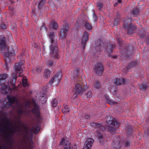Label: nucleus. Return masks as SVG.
Instances as JSON below:
<instances>
[{"instance_id": "obj_1", "label": "nucleus", "mask_w": 149, "mask_h": 149, "mask_svg": "<svg viewBox=\"0 0 149 149\" xmlns=\"http://www.w3.org/2000/svg\"><path fill=\"white\" fill-rule=\"evenodd\" d=\"M7 77V75L6 73L0 74V86L3 84L1 88V93L4 94L10 93L15 95L18 90V88L15 85L17 76L14 74H13L12 79L10 81V83L12 85V88L10 87L8 82H7L6 84H5L6 79Z\"/></svg>"}, {"instance_id": "obj_2", "label": "nucleus", "mask_w": 149, "mask_h": 149, "mask_svg": "<svg viewBox=\"0 0 149 149\" xmlns=\"http://www.w3.org/2000/svg\"><path fill=\"white\" fill-rule=\"evenodd\" d=\"M54 33L53 32H50L48 36L50 42L49 45V50L50 55L55 59H58L59 58L58 50L57 46L56 40L54 39Z\"/></svg>"}, {"instance_id": "obj_3", "label": "nucleus", "mask_w": 149, "mask_h": 149, "mask_svg": "<svg viewBox=\"0 0 149 149\" xmlns=\"http://www.w3.org/2000/svg\"><path fill=\"white\" fill-rule=\"evenodd\" d=\"M134 51V47L130 45L119 48V52L124 57H129L133 54Z\"/></svg>"}, {"instance_id": "obj_4", "label": "nucleus", "mask_w": 149, "mask_h": 149, "mask_svg": "<svg viewBox=\"0 0 149 149\" xmlns=\"http://www.w3.org/2000/svg\"><path fill=\"white\" fill-rule=\"evenodd\" d=\"M123 26L126 29L127 33L129 34L133 33L136 28V26L132 24L131 22L129 19L126 20L124 22Z\"/></svg>"}, {"instance_id": "obj_5", "label": "nucleus", "mask_w": 149, "mask_h": 149, "mask_svg": "<svg viewBox=\"0 0 149 149\" xmlns=\"http://www.w3.org/2000/svg\"><path fill=\"white\" fill-rule=\"evenodd\" d=\"M75 90L77 93L80 94L84 92L87 89V87L81 84L80 80H79L78 78H76L75 81Z\"/></svg>"}, {"instance_id": "obj_6", "label": "nucleus", "mask_w": 149, "mask_h": 149, "mask_svg": "<svg viewBox=\"0 0 149 149\" xmlns=\"http://www.w3.org/2000/svg\"><path fill=\"white\" fill-rule=\"evenodd\" d=\"M94 68L96 75L99 76L102 75L103 71V68L101 63L98 62L96 63L94 65Z\"/></svg>"}, {"instance_id": "obj_7", "label": "nucleus", "mask_w": 149, "mask_h": 149, "mask_svg": "<svg viewBox=\"0 0 149 149\" xmlns=\"http://www.w3.org/2000/svg\"><path fill=\"white\" fill-rule=\"evenodd\" d=\"M69 29V25L65 24L63 25L61 28L60 33L59 34L60 38H65Z\"/></svg>"}, {"instance_id": "obj_8", "label": "nucleus", "mask_w": 149, "mask_h": 149, "mask_svg": "<svg viewBox=\"0 0 149 149\" xmlns=\"http://www.w3.org/2000/svg\"><path fill=\"white\" fill-rule=\"evenodd\" d=\"M5 54L6 56L4 60L5 62V66L7 67L8 63L10 61V57L14 56L15 55V51L14 49H13L11 51L9 50L8 52L5 53Z\"/></svg>"}, {"instance_id": "obj_9", "label": "nucleus", "mask_w": 149, "mask_h": 149, "mask_svg": "<svg viewBox=\"0 0 149 149\" xmlns=\"http://www.w3.org/2000/svg\"><path fill=\"white\" fill-rule=\"evenodd\" d=\"M106 122L107 123L113 125L117 128L119 127V123L111 116H108L106 117Z\"/></svg>"}, {"instance_id": "obj_10", "label": "nucleus", "mask_w": 149, "mask_h": 149, "mask_svg": "<svg viewBox=\"0 0 149 149\" xmlns=\"http://www.w3.org/2000/svg\"><path fill=\"white\" fill-rule=\"evenodd\" d=\"M22 63H16L15 65V70L17 74H19V77H22V73L23 72V69L22 68Z\"/></svg>"}, {"instance_id": "obj_11", "label": "nucleus", "mask_w": 149, "mask_h": 149, "mask_svg": "<svg viewBox=\"0 0 149 149\" xmlns=\"http://www.w3.org/2000/svg\"><path fill=\"white\" fill-rule=\"evenodd\" d=\"M60 144L62 146L63 149H72L70 146V143L69 141L62 138Z\"/></svg>"}, {"instance_id": "obj_12", "label": "nucleus", "mask_w": 149, "mask_h": 149, "mask_svg": "<svg viewBox=\"0 0 149 149\" xmlns=\"http://www.w3.org/2000/svg\"><path fill=\"white\" fill-rule=\"evenodd\" d=\"M7 98L9 102V105L11 106L14 104H17L18 100L14 96L7 95Z\"/></svg>"}, {"instance_id": "obj_13", "label": "nucleus", "mask_w": 149, "mask_h": 149, "mask_svg": "<svg viewBox=\"0 0 149 149\" xmlns=\"http://www.w3.org/2000/svg\"><path fill=\"white\" fill-rule=\"evenodd\" d=\"M88 39V34L86 31H85L84 33L83 37L82 39L81 45V47H83V49H84L86 47V43Z\"/></svg>"}, {"instance_id": "obj_14", "label": "nucleus", "mask_w": 149, "mask_h": 149, "mask_svg": "<svg viewBox=\"0 0 149 149\" xmlns=\"http://www.w3.org/2000/svg\"><path fill=\"white\" fill-rule=\"evenodd\" d=\"M61 73L60 72H58L55 74L54 77H52V79L50 80L49 82L51 84V85L53 84V83L55 82L56 81L59 83L60 81V78L59 77L60 76L61 77Z\"/></svg>"}, {"instance_id": "obj_15", "label": "nucleus", "mask_w": 149, "mask_h": 149, "mask_svg": "<svg viewBox=\"0 0 149 149\" xmlns=\"http://www.w3.org/2000/svg\"><path fill=\"white\" fill-rule=\"evenodd\" d=\"M94 142V140L91 138L87 139L84 144V147L83 149H91Z\"/></svg>"}, {"instance_id": "obj_16", "label": "nucleus", "mask_w": 149, "mask_h": 149, "mask_svg": "<svg viewBox=\"0 0 149 149\" xmlns=\"http://www.w3.org/2000/svg\"><path fill=\"white\" fill-rule=\"evenodd\" d=\"M6 39L4 36H0V50H4L6 47Z\"/></svg>"}, {"instance_id": "obj_17", "label": "nucleus", "mask_w": 149, "mask_h": 149, "mask_svg": "<svg viewBox=\"0 0 149 149\" xmlns=\"http://www.w3.org/2000/svg\"><path fill=\"white\" fill-rule=\"evenodd\" d=\"M31 112L35 114L36 118H38L40 116V110L37 104H35L34 105L33 108L31 110Z\"/></svg>"}, {"instance_id": "obj_18", "label": "nucleus", "mask_w": 149, "mask_h": 149, "mask_svg": "<svg viewBox=\"0 0 149 149\" xmlns=\"http://www.w3.org/2000/svg\"><path fill=\"white\" fill-rule=\"evenodd\" d=\"M11 129L13 130L12 132H10L5 135L6 137L7 140L10 143H11L12 141V139L11 138L12 136V134H15V131H19V129L18 127H17V129H16L13 128H12Z\"/></svg>"}, {"instance_id": "obj_19", "label": "nucleus", "mask_w": 149, "mask_h": 149, "mask_svg": "<svg viewBox=\"0 0 149 149\" xmlns=\"http://www.w3.org/2000/svg\"><path fill=\"white\" fill-rule=\"evenodd\" d=\"M102 40L98 39L96 43V47L95 49L97 51H101L103 48L102 46Z\"/></svg>"}, {"instance_id": "obj_20", "label": "nucleus", "mask_w": 149, "mask_h": 149, "mask_svg": "<svg viewBox=\"0 0 149 149\" xmlns=\"http://www.w3.org/2000/svg\"><path fill=\"white\" fill-rule=\"evenodd\" d=\"M115 45L113 44L109 43L107 44L106 48V52L108 54L111 53L113 48L115 47Z\"/></svg>"}, {"instance_id": "obj_21", "label": "nucleus", "mask_w": 149, "mask_h": 149, "mask_svg": "<svg viewBox=\"0 0 149 149\" xmlns=\"http://www.w3.org/2000/svg\"><path fill=\"white\" fill-rule=\"evenodd\" d=\"M125 80L123 78L116 79L115 81L114 84L116 85H119L122 84H125Z\"/></svg>"}, {"instance_id": "obj_22", "label": "nucleus", "mask_w": 149, "mask_h": 149, "mask_svg": "<svg viewBox=\"0 0 149 149\" xmlns=\"http://www.w3.org/2000/svg\"><path fill=\"white\" fill-rule=\"evenodd\" d=\"M125 130L128 136H129L132 135L133 130L130 125H127L125 129Z\"/></svg>"}, {"instance_id": "obj_23", "label": "nucleus", "mask_w": 149, "mask_h": 149, "mask_svg": "<svg viewBox=\"0 0 149 149\" xmlns=\"http://www.w3.org/2000/svg\"><path fill=\"white\" fill-rule=\"evenodd\" d=\"M93 126H95L99 128L101 131H104L106 129V127L101 123H93L92 125Z\"/></svg>"}, {"instance_id": "obj_24", "label": "nucleus", "mask_w": 149, "mask_h": 149, "mask_svg": "<svg viewBox=\"0 0 149 149\" xmlns=\"http://www.w3.org/2000/svg\"><path fill=\"white\" fill-rule=\"evenodd\" d=\"M24 138L29 140V145L31 146L33 144V142L32 140L33 136L32 135L30 137L28 134L27 133H26L24 135Z\"/></svg>"}, {"instance_id": "obj_25", "label": "nucleus", "mask_w": 149, "mask_h": 149, "mask_svg": "<svg viewBox=\"0 0 149 149\" xmlns=\"http://www.w3.org/2000/svg\"><path fill=\"white\" fill-rule=\"evenodd\" d=\"M106 128L108 130L110 133L112 134H113L115 132L116 129V127L109 125L106 126Z\"/></svg>"}, {"instance_id": "obj_26", "label": "nucleus", "mask_w": 149, "mask_h": 149, "mask_svg": "<svg viewBox=\"0 0 149 149\" xmlns=\"http://www.w3.org/2000/svg\"><path fill=\"white\" fill-rule=\"evenodd\" d=\"M56 62L52 58L50 59L47 62V64L48 66L50 67L54 66L55 65Z\"/></svg>"}, {"instance_id": "obj_27", "label": "nucleus", "mask_w": 149, "mask_h": 149, "mask_svg": "<svg viewBox=\"0 0 149 149\" xmlns=\"http://www.w3.org/2000/svg\"><path fill=\"white\" fill-rule=\"evenodd\" d=\"M6 126H5L4 123H2L1 125V126H3L4 127L2 128V129L5 130L6 129H7L8 127H9L11 125V123L8 120V122L6 123Z\"/></svg>"}, {"instance_id": "obj_28", "label": "nucleus", "mask_w": 149, "mask_h": 149, "mask_svg": "<svg viewBox=\"0 0 149 149\" xmlns=\"http://www.w3.org/2000/svg\"><path fill=\"white\" fill-rule=\"evenodd\" d=\"M40 128L39 126L36 127L33 126L32 127L31 130V131L33 132L34 133H38L40 130Z\"/></svg>"}, {"instance_id": "obj_29", "label": "nucleus", "mask_w": 149, "mask_h": 149, "mask_svg": "<svg viewBox=\"0 0 149 149\" xmlns=\"http://www.w3.org/2000/svg\"><path fill=\"white\" fill-rule=\"evenodd\" d=\"M116 40L117 42V43L119 45L120 48L122 47H124V42L120 38H117Z\"/></svg>"}, {"instance_id": "obj_30", "label": "nucleus", "mask_w": 149, "mask_h": 149, "mask_svg": "<svg viewBox=\"0 0 149 149\" xmlns=\"http://www.w3.org/2000/svg\"><path fill=\"white\" fill-rule=\"evenodd\" d=\"M69 111V108L67 105L64 106L62 109V112L64 114L67 113Z\"/></svg>"}, {"instance_id": "obj_31", "label": "nucleus", "mask_w": 149, "mask_h": 149, "mask_svg": "<svg viewBox=\"0 0 149 149\" xmlns=\"http://www.w3.org/2000/svg\"><path fill=\"white\" fill-rule=\"evenodd\" d=\"M148 88V86L146 83H142L140 85V88L143 91L146 90Z\"/></svg>"}, {"instance_id": "obj_32", "label": "nucleus", "mask_w": 149, "mask_h": 149, "mask_svg": "<svg viewBox=\"0 0 149 149\" xmlns=\"http://www.w3.org/2000/svg\"><path fill=\"white\" fill-rule=\"evenodd\" d=\"M137 64L136 62L132 61L128 65L127 68L128 69L130 68H133L135 67Z\"/></svg>"}, {"instance_id": "obj_33", "label": "nucleus", "mask_w": 149, "mask_h": 149, "mask_svg": "<svg viewBox=\"0 0 149 149\" xmlns=\"http://www.w3.org/2000/svg\"><path fill=\"white\" fill-rule=\"evenodd\" d=\"M84 26L85 28L87 30H91L92 29V26L91 24L89 22H86L84 23Z\"/></svg>"}, {"instance_id": "obj_34", "label": "nucleus", "mask_w": 149, "mask_h": 149, "mask_svg": "<svg viewBox=\"0 0 149 149\" xmlns=\"http://www.w3.org/2000/svg\"><path fill=\"white\" fill-rule=\"evenodd\" d=\"M139 33L140 37L143 38L145 37L146 32L144 29H142L139 31Z\"/></svg>"}, {"instance_id": "obj_35", "label": "nucleus", "mask_w": 149, "mask_h": 149, "mask_svg": "<svg viewBox=\"0 0 149 149\" xmlns=\"http://www.w3.org/2000/svg\"><path fill=\"white\" fill-rule=\"evenodd\" d=\"M50 73L51 71L49 70L48 69H45L44 72L45 78H47L49 77Z\"/></svg>"}, {"instance_id": "obj_36", "label": "nucleus", "mask_w": 149, "mask_h": 149, "mask_svg": "<svg viewBox=\"0 0 149 149\" xmlns=\"http://www.w3.org/2000/svg\"><path fill=\"white\" fill-rule=\"evenodd\" d=\"M132 13L134 15H137L139 13V9L137 8H134L132 11Z\"/></svg>"}, {"instance_id": "obj_37", "label": "nucleus", "mask_w": 149, "mask_h": 149, "mask_svg": "<svg viewBox=\"0 0 149 149\" xmlns=\"http://www.w3.org/2000/svg\"><path fill=\"white\" fill-rule=\"evenodd\" d=\"M46 0H41L38 4V6L39 9L41 8L43 5L46 2Z\"/></svg>"}, {"instance_id": "obj_38", "label": "nucleus", "mask_w": 149, "mask_h": 149, "mask_svg": "<svg viewBox=\"0 0 149 149\" xmlns=\"http://www.w3.org/2000/svg\"><path fill=\"white\" fill-rule=\"evenodd\" d=\"M105 98L107 99V103L110 104H116L117 103L116 102H112L110 100L109 97L107 95L105 96Z\"/></svg>"}, {"instance_id": "obj_39", "label": "nucleus", "mask_w": 149, "mask_h": 149, "mask_svg": "<svg viewBox=\"0 0 149 149\" xmlns=\"http://www.w3.org/2000/svg\"><path fill=\"white\" fill-rule=\"evenodd\" d=\"M52 28L55 30H56L58 26V25L57 22L53 21L52 23Z\"/></svg>"}, {"instance_id": "obj_40", "label": "nucleus", "mask_w": 149, "mask_h": 149, "mask_svg": "<svg viewBox=\"0 0 149 149\" xmlns=\"http://www.w3.org/2000/svg\"><path fill=\"white\" fill-rule=\"evenodd\" d=\"M120 18L117 17L114 19V22L113 24L114 26H117L119 24Z\"/></svg>"}, {"instance_id": "obj_41", "label": "nucleus", "mask_w": 149, "mask_h": 149, "mask_svg": "<svg viewBox=\"0 0 149 149\" xmlns=\"http://www.w3.org/2000/svg\"><path fill=\"white\" fill-rule=\"evenodd\" d=\"M41 68L39 67L35 68L33 70V72L35 73L36 71L37 73H39L41 71Z\"/></svg>"}, {"instance_id": "obj_42", "label": "nucleus", "mask_w": 149, "mask_h": 149, "mask_svg": "<svg viewBox=\"0 0 149 149\" xmlns=\"http://www.w3.org/2000/svg\"><path fill=\"white\" fill-rule=\"evenodd\" d=\"M57 103L58 101L56 99H54L52 102V107H56L57 105Z\"/></svg>"}, {"instance_id": "obj_43", "label": "nucleus", "mask_w": 149, "mask_h": 149, "mask_svg": "<svg viewBox=\"0 0 149 149\" xmlns=\"http://www.w3.org/2000/svg\"><path fill=\"white\" fill-rule=\"evenodd\" d=\"M0 114H1V115L2 117H4V118H1V120H2L3 122H4L5 119H6V118L5 116H6V113L5 112L3 111H1L0 113Z\"/></svg>"}, {"instance_id": "obj_44", "label": "nucleus", "mask_w": 149, "mask_h": 149, "mask_svg": "<svg viewBox=\"0 0 149 149\" xmlns=\"http://www.w3.org/2000/svg\"><path fill=\"white\" fill-rule=\"evenodd\" d=\"M81 20L80 19H77V24L78 26H77V27L76 28V29L77 30H78L79 29V28L80 27V24L81 23Z\"/></svg>"}, {"instance_id": "obj_45", "label": "nucleus", "mask_w": 149, "mask_h": 149, "mask_svg": "<svg viewBox=\"0 0 149 149\" xmlns=\"http://www.w3.org/2000/svg\"><path fill=\"white\" fill-rule=\"evenodd\" d=\"M85 95L87 98H91L92 97V93L91 91H89L85 94Z\"/></svg>"}, {"instance_id": "obj_46", "label": "nucleus", "mask_w": 149, "mask_h": 149, "mask_svg": "<svg viewBox=\"0 0 149 149\" xmlns=\"http://www.w3.org/2000/svg\"><path fill=\"white\" fill-rule=\"evenodd\" d=\"M40 29L41 30H44L45 31H47V28L45 26V23H43L42 26L40 27Z\"/></svg>"}, {"instance_id": "obj_47", "label": "nucleus", "mask_w": 149, "mask_h": 149, "mask_svg": "<svg viewBox=\"0 0 149 149\" xmlns=\"http://www.w3.org/2000/svg\"><path fill=\"white\" fill-rule=\"evenodd\" d=\"M17 113L19 114L22 115L24 113V111L22 109H19L17 110Z\"/></svg>"}, {"instance_id": "obj_48", "label": "nucleus", "mask_w": 149, "mask_h": 149, "mask_svg": "<svg viewBox=\"0 0 149 149\" xmlns=\"http://www.w3.org/2000/svg\"><path fill=\"white\" fill-rule=\"evenodd\" d=\"M97 136L98 138L101 139H103V136L101 133L98 132H97Z\"/></svg>"}, {"instance_id": "obj_49", "label": "nucleus", "mask_w": 149, "mask_h": 149, "mask_svg": "<svg viewBox=\"0 0 149 149\" xmlns=\"http://www.w3.org/2000/svg\"><path fill=\"white\" fill-rule=\"evenodd\" d=\"M27 80L24 79H22V84L24 86L26 87L27 86Z\"/></svg>"}, {"instance_id": "obj_50", "label": "nucleus", "mask_w": 149, "mask_h": 149, "mask_svg": "<svg viewBox=\"0 0 149 149\" xmlns=\"http://www.w3.org/2000/svg\"><path fill=\"white\" fill-rule=\"evenodd\" d=\"M95 87L96 88H100V86L99 82L97 81L96 82L95 84Z\"/></svg>"}, {"instance_id": "obj_51", "label": "nucleus", "mask_w": 149, "mask_h": 149, "mask_svg": "<svg viewBox=\"0 0 149 149\" xmlns=\"http://www.w3.org/2000/svg\"><path fill=\"white\" fill-rule=\"evenodd\" d=\"M97 6L99 8V10H101L102 8L103 5L101 3L98 2L97 3Z\"/></svg>"}, {"instance_id": "obj_52", "label": "nucleus", "mask_w": 149, "mask_h": 149, "mask_svg": "<svg viewBox=\"0 0 149 149\" xmlns=\"http://www.w3.org/2000/svg\"><path fill=\"white\" fill-rule=\"evenodd\" d=\"M130 141H126L125 143V146L126 147H128L130 146Z\"/></svg>"}, {"instance_id": "obj_53", "label": "nucleus", "mask_w": 149, "mask_h": 149, "mask_svg": "<svg viewBox=\"0 0 149 149\" xmlns=\"http://www.w3.org/2000/svg\"><path fill=\"white\" fill-rule=\"evenodd\" d=\"M1 27L3 29H5L6 28V25L3 23H1Z\"/></svg>"}, {"instance_id": "obj_54", "label": "nucleus", "mask_w": 149, "mask_h": 149, "mask_svg": "<svg viewBox=\"0 0 149 149\" xmlns=\"http://www.w3.org/2000/svg\"><path fill=\"white\" fill-rule=\"evenodd\" d=\"M80 72V70H78L77 69L75 70V74H76V76H78L79 73Z\"/></svg>"}, {"instance_id": "obj_55", "label": "nucleus", "mask_w": 149, "mask_h": 149, "mask_svg": "<svg viewBox=\"0 0 149 149\" xmlns=\"http://www.w3.org/2000/svg\"><path fill=\"white\" fill-rule=\"evenodd\" d=\"M115 147L116 149H119L120 148V144H118V146H115Z\"/></svg>"}, {"instance_id": "obj_56", "label": "nucleus", "mask_w": 149, "mask_h": 149, "mask_svg": "<svg viewBox=\"0 0 149 149\" xmlns=\"http://www.w3.org/2000/svg\"><path fill=\"white\" fill-rule=\"evenodd\" d=\"M145 134L146 135H149V129H148L147 131H145Z\"/></svg>"}, {"instance_id": "obj_57", "label": "nucleus", "mask_w": 149, "mask_h": 149, "mask_svg": "<svg viewBox=\"0 0 149 149\" xmlns=\"http://www.w3.org/2000/svg\"><path fill=\"white\" fill-rule=\"evenodd\" d=\"M93 16H94L93 18L94 19V20L95 21H96L97 19V17L94 13V14H93Z\"/></svg>"}, {"instance_id": "obj_58", "label": "nucleus", "mask_w": 149, "mask_h": 149, "mask_svg": "<svg viewBox=\"0 0 149 149\" xmlns=\"http://www.w3.org/2000/svg\"><path fill=\"white\" fill-rule=\"evenodd\" d=\"M84 116V118L86 119H88L90 117V116L88 115H85Z\"/></svg>"}, {"instance_id": "obj_59", "label": "nucleus", "mask_w": 149, "mask_h": 149, "mask_svg": "<svg viewBox=\"0 0 149 149\" xmlns=\"http://www.w3.org/2000/svg\"><path fill=\"white\" fill-rule=\"evenodd\" d=\"M122 2V1L121 0H118V1H117V3H121Z\"/></svg>"}, {"instance_id": "obj_60", "label": "nucleus", "mask_w": 149, "mask_h": 149, "mask_svg": "<svg viewBox=\"0 0 149 149\" xmlns=\"http://www.w3.org/2000/svg\"><path fill=\"white\" fill-rule=\"evenodd\" d=\"M71 99H72V101H74V97L73 96L72 97H71Z\"/></svg>"}, {"instance_id": "obj_61", "label": "nucleus", "mask_w": 149, "mask_h": 149, "mask_svg": "<svg viewBox=\"0 0 149 149\" xmlns=\"http://www.w3.org/2000/svg\"><path fill=\"white\" fill-rule=\"evenodd\" d=\"M116 13H117V16H118V17H119L120 16V14H119V13L118 12H117Z\"/></svg>"}, {"instance_id": "obj_62", "label": "nucleus", "mask_w": 149, "mask_h": 149, "mask_svg": "<svg viewBox=\"0 0 149 149\" xmlns=\"http://www.w3.org/2000/svg\"><path fill=\"white\" fill-rule=\"evenodd\" d=\"M18 123L19 125H20L21 124V121L20 120H19L18 122Z\"/></svg>"}, {"instance_id": "obj_63", "label": "nucleus", "mask_w": 149, "mask_h": 149, "mask_svg": "<svg viewBox=\"0 0 149 149\" xmlns=\"http://www.w3.org/2000/svg\"><path fill=\"white\" fill-rule=\"evenodd\" d=\"M118 4V3L117 2V3H115V4H114V6H116Z\"/></svg>"}, {"instance_id": "obj_64", "label": "nucleus", "mask_w": 149, "mask_h": 149, "mask_svg": "<svg viewBox=\"0 0 149 149\" xmlns=\"http://www.w3.org/2000/svg\"><path fill=\"white\" fill-rule=\"evenodd\" d=\"M78 145H76L75 144V149H76L77 148V146H78Z\"/></svg>"}]
</instances>
